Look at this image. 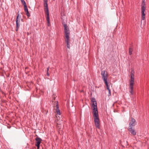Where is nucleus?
Instances as JSON below:
<instances>
[{"label":"nucleus","instance_id":"16","mask_svg":"<svg viewBox=\"0 0 149 149\" xmlns=\"http://www.w3.org/2000/svg\"><path fill=\"white\" fill-rule=\"evenodd\" d=\"M21 1L22 4L24 5V6L26 5V2L24 0H21Z\"/></svg>","mask_w":149,"mask_h":149},{"label":"nucleus","instance_id":"3","mask_svg":"<svg viewBox=\"0 0 149 149\" xmlns=\"http://www.w3.org/2000/svg\"><path fill=\"white\" fill-rule=\"evenodd\" d=\"M64 32L65 36V40L66 42L67 43V47L68 48H70V33L69 30L67 25L65 24H64Z\"/></svg>","mask_w":149,"mask_h":149},{"label":"nucleus","instance_id":"19","mask_svg":"<svg viewBox=\"0 0 149 149\" xmlns=\"http://www.w3.org/2000/svg\"><path fill=\"white\" fill-rule=\"evenodd\" d=\"M47 74L48 76L49 75V74L48 73H47Z\"/></svg>","mask_w":149,"mask_h":149},{"label":"nucleus","instance_id":"15","mask_svg":"<svg viewBox=\"0 0 149 149\" xmlns=\"http://www.w3.org/2000/svg\"><path fill=\"white\" fill-rule=\"evenodd\" d=\"M133 51V48L131 47L129 49V54L130 55H131Z\"/></svg>","mask_w":149,"mask_h":149},{"label":"nucleus","instance_id":"2","mask_svg":"<svg viewBox=\"0 0 149 149\" xmlns=\"http://www.w3.org/2000/svg\"><path fill=\"white\" fill-rule=\"evenodd\" d=\"M101 75L102 79L104 80L107 89L109 91V94L108 95V96H110L111 95V93L110 86H111V87H112V84H109L107 81V78L108 77V75L107 72L105 70L102 71L101 72Z\"/></svg>","mask_w":149,"mask_h":149},{"label":"nucleus","instance_id":"13","mask_svg":"<svg viewBox=\"0 0 149 149\" xmlns=\"http://www.w3.org/2000/svg\"><path fill=\"white\" fill-rule=\"evenodd\" d=\"M24 11L26 13V15L28 17H29V16H30V14L29 12L28 9L26 5L24 6Z\"/></svg>","mask_w":149,"mask_h":149},{"label":"nucleus","instance_id":"9","mask_svg":"<svg viewBox=\"0 0 149 149\" xmlns=\"http://www.w3.org/2000/svg\"><path fill=\"white\" fill-rule=\"evenodd\" d=\"M19 15H18L16 18V31H17L18 29L20 26V21L19 19H18Z\"/></svg>","mask_w":149,"mask_h":149},{"label":"nucleus","instance_id":"10","mask_svg":"<svg viewBox=\"0 0 149 149\" xmlns=\"http://www.w3.org/2000/svg\"><path fill=\"white\" fill-rule=\"evenodd\" d=\"M135 120L133 118H132L131 120L129 123V127H132L136 125Z\"/></svg>","mask_w":149,"mask_h":149},{"label":"nucleus","instance_id":"20","mask_svg":"<svg viewBox=\"0 0 149 149\" xmlns=\"http://www.w3.org/2000/svg\"><path fill=\"white\" fill-rule=\"evenodd\" d=\"M48 70V68H47V71Z\"/></svg>","mask_w":149,"mask_h":149},{"label":"nucleus","instance_id":"11","mask_svg":"<svg viewBox=\"0 0 149 149\" xmlns=\"http://www.w3.org/2000/svg\"><path fill=\"white\" fill-rule=\"evenodd\" d=\"M129 131L131 134L133 135H135L136 134V132L132 127H130L128 129Z\"/></svg>","mask_w":149,"mask_h":149},{"label":"nucleus","instance_id":"5","mask_svg":"<svg viewBox=\"0 0 149 149\" xmlns=\"http://www.w3.org/2000/svg\"><path fill=\"white\" fill-rule=\"evenodd\" d=\"M47 2V0H44V6L45 7V14L47 16L46 18L47 23V25L49 26L50 25L49 17Z\"/></svg>","mask_w":149,"mask_h":149},{"label":"nucleus","instance_id":"18","mask_svg":"<svg viewBox=\"0 0 149 149\" xmlns=\"http://www.w3.org/2000/svg\"><path fill=\"white\" fill-rule=\"evenodd\" d=\"M145 21H144V25L145 24Z\"/></svg>","mask_w":149,"mask_h":149},{"label":"nucleus","instance_id":"17","mask_svg":"<svg viewBox=\"0 0 149 149\" xmlns=\"http://www.w3.org/2000/svg\"><path fill=\"white\" fill-rule=\"evenodd\" d=\"M40 145H35L37 147V149H39L40 147Z\"/></svg>","mask_w":149,"mask_h":149},{"label":"nucleus","instance_id":"8","mask_svg":"<svg viewBox=\"0 0 149 149\" xmlns=\"http://www.w3.org/2000/svg\"><path fill=\"white\" fill-rule=\"evenodd\" d=\"M94 122L96 127L98 128H100V122L99 117L94 118Z\"/></svg>","mask_w":149,"mask_h":149},{"label":"nucleus","instance_id":"6","mask_svg":"<svg viewBox=\"0 0 149 149\" xmlns=\"http://www.w3.org/2000/svg\"><path fill=\"white\" fill-rule=\"evenodd\" d=\"M143 3L142 4V7L141 8V18L142 20H144L145 19V14L144 12L146 10V4L144 3V0H142Z\"/></svg>","mask_w":149,"mask_h":149},{"label":"nucleus","instance_id":"1","mask_svg":"<svg viewBox=\"0 0 149 149\" xmlns=\"http://www.w3.org/2000/svg\"><path fill=\"white\" fill-rule=\"evenodd\" d=\"M56 105V113L57 114L56 115V127L59 130V131L62 130L63 127V125L62 123V120H60L59 116H58V115H60L61 113L58 106V104H57Z\"/></svg>","mask_w":149,"mask_h":149},{"label":"nucleus","instance_id":"7","mask_svg":"<svg viewBox=\"0 0 149 149\" xmlns=\"http://www.w3.org/2000/svg\"><path fill=\"white\" fill-rule=\"evenodd\" d=\"M94 107L92 108L93 110V117L94 118H97L99 117V115L97 111V106L95 105Z\"/></svg>","mask_w":149,"mask_h":149},{"label":"nucleus","instance_id":"14","mask_svg":"<svg viewBox=\"0 0 149 149\" xmlns=\"http://www.w3.org/2000/svg\"><path fill=\"white\" fill-rule=\"evenodd\" d=\"M91 101V102H92L93 103L92 104V108H93L94 107V106L95 105V106L96 105V106H97V103H96V101H95V99H94V98L92 99Z\"/></svg>","mask_w":149,"mask_h":149},{"label":"nucleus","instance_id":"12","mask_svg":"<svg viewBox=\"0 0 149 149\" xmlns=\"http://www.w3.org/2000/svg\"><path fill=\"white\" fill-rule=\"evenodd\" d=\"M35 140L36 141V144L35 145H40L42 141L41 138L37 137L36 138Z\"/></svg>","mask_w":149,"mask_h":149},{"label":"nucleus","instance_id":"4","mask_svg":"<svg viewBox=\"0 0 149 149\" xmlns=\"http://www.w3.org/2000/svg\"><path fill=\"white\" fill-rule=\"evenodd\" d=\"M134 72L133 70H132L131 72V79L130 81V94L132 95L133 94V85L134 81Z\"/></svg>","mask_w":149,"mask_h":149}]
</instances>
